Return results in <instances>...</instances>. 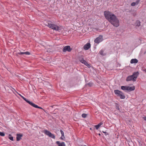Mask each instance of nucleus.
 <instances>
[{
  "mask_svg": "<svg viewBox=\"0 0 146 146\" xmlns=\"http://www.w3.org/2000/svg\"><path fill=\"white\" fill-rule=\"evenodd\" d=\"M104 14L106 18L113 26L117 27L119 26V20L114 14L109 11H105Z\"/></svg>",
  "mask_w": 146,
  "mask_h": 146,
  "instance_id": "f257e3e1",
  "label": "nucleus"
},
{
  "mask_svg": "<svg viewBox=\"0 0 146 146\" xmlns=\"http://www.w3.org/2000/svg\"><path fill=\"white\" fill-rule=\"evenodd\" d=\"M139 74V73L138 72H133L132 75L129 76L127 77L126 80L127 81H133L135 82L136 81Z\"/></svg>",
  "mask_w": 146,
  "mask_h": 146,
  "instance_id": "f03ea898",
  "label": "nucleus"
},
{
  "mask_svg": "<svg viewBox=\"0 0 146 146\" xmlns=\"http://www.w3.org/2000/svg\"><path fill=\"white\" fill-rule=\"evenodd\" d=\"M46 26H48L49 28L56 31H59L60 30V27L55 24L48 23L46 25Z\"/></svg>",
  "mask_w": 146,
  "mask_h": 146,
  "instance_id": "7ed1b4c3",
  "label": "nucleus"
},
{
  "mask_svg": "<svg viewBox=\"0 0 146 146\" xmlns=\"http://www.w3.org/2000/svg\"><path fill=\"white\" fill-rule=\"evenodd\" d=\"M115 94L117 96H119L120 98L121 99H124L125 98V96L123 93L119 90H117L114 91Z\"/></svg>",
  "mask_w": 146,
  "mask_h": 146,
  "instance_id": "20e7f679",
  "label": "nucleus"
},
{
  "mask_svg": "<svg viewBox=\"0 0 146 146\" xmlns=\"http://www.w3.org/2000/svg\"><path fill=\"white\" fill-rule=\"evenodd\" d=\"M121 89L123 90H127L129 91L134 90L135 89L134 86L130 87L122 86H121Z\"/></svg>",
  "mask_w": 146,
  "mask_h": 146,
  "instance_id": "39448f33",
  "label": "nucleus"
},
{
  "mask_svg": "<svg viewBox=\"0 0 146 146\" xmlns=\"http://www.w3.org/2000/svg\"><path fill=\"white\" fill-rule=\"evenodd\" d=\"M43 132L46 135L48 136L49 137L55 139V137L54 135L52 134L50 132L47 130H44Z\"/></svg>",
  "mask_w": 146,
  "mask_h": 146,
  "instance_id": "423d86ee",
  "label": "nucleus"
},
{
  "mask_svg": "<svg viewBox=\"0 0 146 146\" xmlns=\"http://www.w3.org/2000/svg\"><path fill=\"white\" fill-rule=\"evenodd\" d=\"M103 40V36L102 35H100L95 39L94 42L95 43L98 44L102 42Z\"/></svg>",
  "mask_w": 146,
  "mask_h": 146,
  "instance_id": "0eeeda50",
  "label": "nucleus"
},
{
  "mask_svg": "<svg viewBox=\"0 0 146 146\" xmlns=\"http://www.w3.org/2000/svg\"><path fill=\"white\" fill-rule=\"evenodd\" d=\"M72 48H70V46H66L63 48L62 51L64 52H65L66 51L70 52L72 50Z\"/></svg>",
  "mask_w": 146,
  "mask_h": 146,
  "instance_id": "6e6552de",
  "label": "nucleus"
},
{
  "mask_svg": "<svg viewBox=\"0 0 146 146\" xmlns=\"http://www.w3.org/2000/svg\"><path fill=\"white\" fill-rule=\"evenodd\" d=\"M30 105L34 108L42 109L45 112H46L45 110L44 109H43L42 108L38 106L37 105H35V104L32 102Z\"/></svg>",
  "mask_w": 146,
  "mask_h": 146,
  "instance_id": "1a4fd4ad",
  "label": "nucleus"
},
{
  "mask_svg": "<svg viewBox=\"0 0 146 146\" xmlns=\"http://www.w3.org/2000/svg\"><path fill=\"white\" fill-rule=\"evenodd\" d=\"M90 44L89 43H87L84 46V50H88L90 47Z\"/></svg>",
  "mask_w": 146,
  "mask_h": 146,
  "instance_id": "9d476101",
  "label": "nucleus"
},
{
  "mask_svg": "<svg viewBox=\"0 0 146 146\" xmlns=\"http://www.w3.org/2000/svg\"><path fill=\"white\" fill-rule=\"evenodd\" d=\"M80 61L82 63L84 64L85 65L87 66L88 67L90 66V65L88 64L87 62L83 59H81L80 60Z\"/></svg>",
  "mask_w": 146,
  "mask_h": 146,
  "instance_id": "9b49d317",
  "label": "nucleus"
},
{
  "mask_svg": "<svg viewBox=\"0 0 146 146\" xmlns=\"http://www.w3.org/2000/svg\"><path fill=\"white\" fill-rule=\"evenodd\" d=\"M56 143L58 145V146H65V145L64 142L60 143L59 141H57Z\"/></svg>",
  "mask_w": 146,
  "mask_h": 146,
  "instance_id": "f8f14e48",
  "label": "nucleus"
},
{
  "mask_svg": "<svg viewBox=\"0 0 146 146\" xmlns=\"http://www.w3.org/2000/svg\"><path fill=\"white\" fill-rule=\"evenodd\" d=\"M19 95L24 100L27 102L29 103V104H31V102L28 100L26 98L24 97L23 96H22L21 95L19 94Z\"/></svg>",
  "mask_w": 146,
  "mask_h": 146,
  "instance_id": "ddd939ff",
  "label": "nucleus"
},
{
  "mask_svg": "<svg viewBox=\"0 0 146 146\" xmlns=\"http://www.w3.org/2000/svg\"><path fill=\"white\" fill-rule=\"evenodd\" d=\"M138 62V60L136 59H132L130 61V63L131 64L137 63Z\"/></svg>",
  "mask_w": 146,
  "mask_h": 146,
  "instance_id": "4468645a",
  "label": "nucleus"
},
{
  "mask_svg": "<svg viewBox=\"0 0 146 146\" xmlns=\"http://www.w3.org/2000/svg\"><path fill=\"white\" fill-rule=\"evenodd\" d=\"M18 54H19L23 55V54H25L26 55H30V53L29 52H18Z\"/></svg>",
  "mask_w": 146,
  "mask_h": 146,
  "instance_id": "2eb2a0df",
  "label": "nucleus"
},
{
  "mask_svg": "<svg viewBox=\"0 0 146 146\" xmlns=\"http://www.w3.org/2000/svg\"><path fill=\"white\" fill-rule=\"evenodd\" d=\"M139 1H140L139 0H137V1H136V2H133V3H132L131 4V5L133 6H135V5H137L139 4Z\"/></svg>",
  "mask_w": 146,
  "mask_h": 146,
  "instance_id": "dca6fc26",
  "label": "nucleus"
},
{
  "mask_svg": "<svg viewBox=\"0 0 146 146\" xmlns=\"http://www.w3.org/2000/svg\"><path fill=\"white\" fill-rule=\"evenodd\" d=\"M23 136V135L20 134H17V141H19L21 139V137Z\"/></svg>",
  "mask_w": 146,
  "mask_h": 146,
  "instance_id": "f3484780",
  "label": "nucleus"
},
{
  "mask_svg": "<svg viewBox=\"0 0 146 146\" xmlns=\"http://www.w3.org/2000/svg\"><path fill=\"white\" fill-rule=\"evenodd\" d=\"M60 132L62 135V136L60 138L61 139L63 140L65 138V137L64 135V133L62 130H60Z\"/></svg>",
  "mask_w": 146,
  "mask_h": 146,
  "instance_id": "a211bd4d",
  "label": "nucleus"
},
{
  "mask_svg": "<svg viewBox=\"0 0 146 146\" xmlns=\"http://www.w3.org/2000/svg\"><path fill=\"white\" fill-rule=\"evenodd\" d=\"M103 124L101 122L98 125H95V127L96 129H98L100 126Z\"/></svg>",
  "mask_w": 146,
  "mask_h": 146,
  "instance_id": "6ab92c4d",
  "label": "nucleus"
},
{
  "mask_svg": "<svg viewBox=\"0 0 146 146\" xmlns=\"http://www.w3.org/2000/svg\"><path fill=\"white\" fill-rule=\"evenodd\" d=\"M102 56H105L106 55L105 53H104V50H101L99 53Z\"/></svg>",
  "mask_w": 146,
  "mask_h": 146,
  "instance_id": "aec40b11",
  "label": "nucleus"
},
{
  "mask_svg": "<svg viewBox=\"0 0 146 146\" xmlns=\"http://www.w3.org/2000/svg\"><path fill=\"white\" fill-rule=\"evenodd\" d=\"M140 25V22L139 21H137L136 22V25L139 27Z\"/></svg>",
  "mask_w": 146,
  "mask_h": 146,
  "instance_id": "412c9836",
  "label": "nucleus"
},
{
  "mask_svg": "<svg viewBox=\"0 0 146 146\" xmlns=\"http://www.w3.org/2000/svg\"><path fill=\"white\" fill-rule=\"evenodd\" d=\"M5 135V133L3 132H1L0 131V135L1 136H4Z\"/></svg>",
  "mask_w": 146,
  "mask_h": 146,
  "instance_id": "4be33fe9",
  "label": "nucleus"
},
{
  "mask_svg": "<svg viewBox=\"0 0 146 146\" xmlns=\"http://www.w3.org/2000/svg\"><path fill=\"white\" fill-rule=\"evenodd\" d=\"M87 116V115L85 113H83L82 114V116L83 117L85 118Z\"/></svg>",
  "mask_w": 146,
  "mask_h": 146,
  "instance_id": "5701e85b",
  "label": "nucleus"
},
{
  "mask_svg": "<svg viewBox=\"0 0 146 146\" xmlns=\"http://www.w3.org/2000/svg\"><path fill=\"white\" fill-rule=\"evenodd\" d=\"M9 138L11 141H13V137H9Z\"/></svg>",
  "mask_w": 146,
  "mask_h": 146,
  "instance_id": "b1692460",
  "label": "nucleus"
},
{
  "mask_svg": "<svg viewBox=\"0 0 146 146\" xmlns=\"http://www.w3.org/2000/svg\"><path fill=\"white\" fill-rule=\"evenodd\" d=\"M116 109L118 110H119V106H118V105H117L116 106Z\"/></svg>",
  "mask_w": 146,
  "mask_h": 146,
  "instance_id": "393cba45",
  "label": "nucleus"
},
{
  "mask_svg": "<svg viewBox=\"0 0 146 146\" xmlns=\"http://www.w3.org/2000/svg\"><path fill=\"white\" fill-rule=\"evenodd\" d=\"M143 119L146 121V117H143Z\"/></svg>",
  "mask_w": 146,
  "mask_h": 146,
  "instance_id": "a878e982",
  "label": "nucleus"
},
{
  "mask_svg": "<svg viewBox=\"0 0 146 146\" xmlns=\"http://www.w3.org/2000/svg\"><path fill=\"white\" fill-rule=\"evenodd\" d=\"M88 85H89V86H91L92 85L90 83H88Z\"/></svg>",
  "mask_w": 146,
  "mask_h": 146,
  "instance_id": "bb28decb",
  "label": "nucleus"
},
{
  "mask_svg": "<svg viewBox=\"0 0 146 146\" xmlns=\"http://www.w3.org/2000/svg\"><path fill=\"white\" fill-rule=\"evenodd\" d=\"M54 106V105L52 106H51L50 107H52V108H53Z\"/></svg>",
  "mask_w": 146,
  "mask_h": 146,
  "instance_id": "cd10ccee",
  "label": "nucleus"
},
{
  "mask_svg": "<svg viewBox=\"0 0 146 146\" xmlns=\"http://www.w3.org/2000/svg\"><path fill=\"white\" fill-rule=\"evenodd\" d=\"M144 71L146 73V70H144Z\"/></svg>",
  "mask_w": 146,
  "mask_h": 146,
  "instance_id": "c85d7f7f",
  "label": "nucleus"
},
{
  "mask_svg": "<svg viewBox=\"0 0 146 146\" xmlns=\"http://www.w3.org/2000/svg\"><path fill=\"white\" fill-rule=\"evenodd\" d=\"M103 133H106V132H104V131H103Z\"/></svg>",
  "mask_w": 146,
  "mask_h": 146,
  "instance_id": "c756f323",
  "label": "nucleus"
},
{
  "mask_svg": "<svg viewBox=\"0 0 146 146\" xmlns=\"http://www.w3.org/2000/svg\"><path fill=\"white\" fill-rule=\"evenodd\" d=\"M98 135L100 136V135H101L100 133H99Z\"/></svg>",
  "mask_w": 146,
  "mask_h": 146,
  "instance_id": "7c9ffc66",
  "label": "nucleus"
},
{
  "mask_svg": "<svg viewBox=\"0 0 146 146\" xmlns=\"http://www.w3.org/2000/svg\"><path fill=\"white\" fill-rule=\"evenodd\" d=\"M145 53H146V51L144 52V54H145Z\"/></svg>",
  "mask_w": 146,
  "mask_h": 146,
  "instance_id": "2f4dec72",
  "label": "nucleus"
},
{
  "mask_svg": "<svg viewBox=\"0 0 146 146\" xmlns=\"http://www.w3.org/2000/svg\"><path fill=\"white\" fill-rule=\"evenodd\" d=\"M9 136H11V135L9 134Z\"/></svg>",
  "mask_w": 146,
  "mask_h": 146,
  "instance_id": "473e14b6",
  "label": "nucleus"
},
{
  "mask_svg": "<svg viewBox=\"0 0 146 146\" xmlns=\"http://www.w3.org/2000/svg\"><path fill=\"white\" fill-rule=\"evenodd\" d=\"M84 146H86V145H84Z\"/></svg>",
  "mask_w": 146,
  "mask_h": 146,
  "instance_id": "72a5a7b5",
  "label": "nucleus"
}]
</instances>
